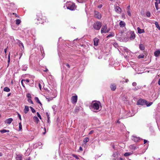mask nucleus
Wrapping results in <instances>:
<instances>
[{"mask_svg":"<svg viewBox=\"0 0 160 160\" xmlns=\"http://www.w3.org/2000/svg\"><path fill=\"white\" fill-rule=\"evenodd\" d=\"M90 108L92 111L97 112L101 110V103L99 101H93L92 102Z\"/></svg>","mask_w":160,"mask_h":160,"instance_id":"1","label":"nucleus"},{"mask_svg":"<svg viewBox=\"0 0 160 160\" xmlns=\"http://www.w3.org/2000/svg\"><path fill=\"white\" fill-rule=\"evenodd\" d=\"M152 102H148L145 99L140 98L137 101V104L138 105H146L147 107H149L152 104Z\"/></svg>","mask_w":160,"mask_h":160,"instance_id":"2","label":"nucleus"},{"mask_svg":"<svg viewBox=\"0 0 160 160\" xmlns=\"http://www.w3.org/2000/svg\"><path fill=\"white\" fill-rule=\"evenodd\" d=\"M66 6L67 9L72 11L74 10L76 8L75 4L71 2H68Z\"/></svg>","mask_w":160,"mask_h":160,"instance_id":"3","label":"nucleus"},{"mask_svg":"<svg viewBox=\"0 0 160 160\" xmlns=\"http://www.w3.org/2000/svg\"><path fill=\"white\" fill-rule=\"evenodd\" d=\"M102 25V23L99 21L94 22L93 25L94 29L97 30H99Z\"/></svg>","mask_w":160,"mask_h":160,"instance_id":"4","label":"nucleus"},{"mask_svg":"<svg viewBox=\"0 0 160 160\" xmlns=\"http://www.w3.org/2000/svg\"><path fill=\"white\" fill-rule=\"evenodd\" d=\"M35 22L37 24L43 23L44 20L42 19V16L41 14L37 15V18L35 19Z\"/></svg>","mask_w":160,"mask_h":160,"instance_id":"5","label":"nucleus"},{"mask_svg":"<svg viewBox=\"0 0 160 160\" xmlns=\"http://www.w3.org/2000/svg\"><path fill=\"white\" fill-rule=\"evenodd\" d=\"M110 31V29L108 28L107 25H105L102 26L101 29V33H106Z\"/></svg>","mask_w":160,"mask_h":160,"instance_id":"6","label":"nucleus"},{"mask_svg":"<svg viewBox=\"0 0 160 160\" xmlns=\"http://www.w3.org/2000/svg\"><path fill=\"white\" fill-rule=\"evenodd\" d=\"M94 16L95 18L98 19H100L101 18L102 16L101 14L98 11H95Z\"/></svg>","mask_w":160,"mask_h":160,"instance_id":"7","label":"nucleus"},{"mask_svg":"<svg viewBox=\"0 0 160 160\" xmlns=\"http://www.w3.org/2000/svg\"><path fill=\"white\" fill-rule=\"evenodd\" d=\"M77 95H74L72 97L71 101L73 103H76L77 102Z\"/></svg>","mask_w":160,"mask_h":160,"instance_id":"8","label":"nucleus"},{"mask_svg":"<svg viewBox=\"0 0 160 160\" xmlns=\"http://www.w3.org/2000/svg\"><path fill=\"white\" fill-rule=\"evenodd\" d=\"M118 157V152L113 153L112 155V158L113 160H116Z\"/></svg>","mask_w":160,"mask_h":160,"instance_id":"9","label":"nucleus"},{"mask_svg":"<svg viewBox=\"0 0 160 160\" xmlns=\"http://www.w3.org/2000/svg\"><path fill=\"white\" fill-rule=\"evenodd\" d=\"M130 38L131 40H133L135 38V34L133 32H130Z\"/></svg>","mask_w":160,"mask_h":160,"instance_id":"10","label":"nucleus"},{"mask_svg":"<svg viewBox=\"0 0 160 160\" xmlns=\"http://www.w3.org/2000/svg\"><path fill=\"white\" fill-rule=\"evenodd\" d=\"M13 119L12 118H9L7 119L5 121V123H7L8 124H10L11 122L12 121Z\"/></svg>","mask_w":160,"mask_h":160,"instance_id":"11","label":"nucleus"},{"mask_svg":"<svg viewBox=\"0 0 160 160\" xmlns=\"http://www.w3.org/2000/svg\"><path fill=\"white\" fill-rule=\"evenodd\" d=\"M99 39L97 38H95L93 40L94 45L97 46L98 45Z\"/></svg>","mask_w":160,"mask_h":160,"instance_id":"12","label":"nucleus"},{"mask_svg":"<svg viewBox=\"0 0 160 160\" xmlns=\"http://www.w3.org/2000/svg\"><path fill=\"white\" fill-rule=\"evenodd\" d=\"M154 55L156 57H158L160 55V50H156L154 53Z\"/></svg>","mask_w":160,"mask_h":160,"instance_id":"13","label":"nucleus"},{"mask_svg":"<svg viewBox=\"0 0 160 160\" xmlns=\"http://www.w3.org/2000/svg\"><path fill=\"white\" fill-rule=\"evenodd\" d=\"M115 11L117 13H120L121 12V9L118 6H116L115 8Z\"/></svg>","mask_w":160,"mask_h":160,"instance_id":"14","label":"nucleus"},{"mask_svg":"<svg viewBox=\"0 0 160 160\" xmlns=\"http://www.w3.org/2000/svg\"><path fill=\"white\" fill-rule=\"evenodd\" d=\"M110 88L112 91H115L116 88V86L115 84H112L111 85Z\"/></svg>","mask_w":160,"mask_h":160,"instance_id":"15","label":"nucleus"},{"mask_svg":"<svg viewBox=\"0 0 160 160\" xmlns=\"http://www.w3.org/2000/svg\"><path fill=\"white\" fill-rule=\"evenodd\" d=\"M137 30H138V32L139 34H141L145 32L144 29H141L139 27L137 28Z\"/></svg>","mask_w":160,"mask_h":160,"instance_id":"16","label":"nucleus"},{"mask_svg":"<svg viewBox=\"0 0 160 160\" xmlns=\"http://www.w3.org/2000/svg\"><path fill=\"white\" fill-rule=\"evenodd\" d=\"M29 110V107L28 106H25L24 111L25 114L27 113Z\"/></svg>","mask_w":160,"mask_h":160,"instance_id":"17","label":"nucleus"},{"mask_svg":"<svg viewBox=\"0 0 160 160\" xmlns=\"http://www.w3.org/2000/svg\"><path fill=\"white\" fill-rule=\"evenodd\" d=\"M119 24L121 27L123 28L125 27V23L123 21H121L119 23Z\"/></svg>","mask_w":160,"mask_h":160,"instance_id":"18","label":"nucleus"},{"mask_svg":"<svg viewBox=\"0 0 160 160\" xmlns=\"http://www.w3.org/2000/svg\"><path fill=\"white\" fill-rule=\"evenodd\" d=\"M132 140L134 141L135 142H136L138 141L139 139L138 138L135 137L134 136H133L132 138Z\"/></svg>","mask_w":160,"mask_h":160,"instance_id":"19","label":"nucleus"},{"mask_svg":"<svg viewBox=\"0 0 160 160\" xmlns=\"http://www.w3.org/2000/svg\"><path fill=\"white\" fill-rule=\"evenodd\" d=\"M33 119L35 122L36 123H38V122H39V120L38 118L36 116H34L33 118Z\"/></svg>","mask_w":160,"mask_h":160,"instance_id":"20","label":"nucleus"},{"mask_svg":"<svg viewBox=\"0 0 160 160\" xmlns=\"http://www.w3.org/2000/svg\"><path fill=\"white\" fill-rule=\"evenodd\" d=\"M139 48L141 50H144L145 49L144 45L142 44H140L139 45Z\"/></svg>","mask_w":160,"mask_h":160,"instance_id":"21","label":"nucleus"},{"mask_svg":"<svg viewBox=\"0 0 160 160\" xmlns=\"http://www.w3.org/2000/svg\"><path fill=\"white\" fill-rule=\"evenodd\" d=\"M46 114L48 118V123L49 125L50 123V117H49V115L48 112H46Z\"/></svg>","mask_w":160,"mask_h":160,"instance_id":"22","label":"nucleus"},{"mask_svg":"<svg viewBox=\"0 0 160 160\" xmlns=\"http://www.w3.org/2000/svg\"><path fill=\"white\" fill-rule=\"evenodd\" d=\"M28 68V65H24L22 66V70L23 71H26Z\"/></svg>","mask_w":160,"mask_h":160,"instance_id":"23","label":"nucleus"},{"mask_svg":"<svg viewBox=\"0 0 160 160\" xmlns=\"http://www.w3.org/2000/svg\"><path fill=\"white\" fill-rule=\"evenodd\" d=\"M0 132L1 133H3L7 132H9V130L3 129L1 130Z\"/></svg>","mask_w":160,"mask_h":160,"instance_id":"24","label":"nucleus"},{"mask_svg":"<svg viewBox=\"0 0 160 160\" xmlns=\"http://www.w3.org/2000/svg\"><path fill=\"white\" fill-rule=\"evenodd\" d=\"M21 22V21L20 19H17L16 20V23L17 25H19Z\"/></svg>","mask_w":160,"mask_h":160,"instance_id":"25","label":"nucleus"},{"mask_svg":"<svg viewBox=\"0 0 160 160\" xmlns=\"http://www.w3.org/2000/svg\"><path fill=\"white\" fill-rule=\"evenodd\" d=\"M18 45L20 47H22L23 49H24V46L23 43L20 41L18 42Z\"/></svg>","mask_w":160,"mask_h":160,"instance_id":"26","label":"nucleus"},{"mask_svg":"<svg viewBox=\"0 0 160 160\" xmlns=\"http://www.w3.org/2000/svg\"><path fill=\"white\" fill-rule=\"evenodd\" d=\"M155 24L156 25V28L159 30H160V27L159 26L158 22H155Z\"/></svg>","mask_w":160,"mask_h":160,"instance_id":"27","label":"nucleus"},{"mask_svg":"<svg viewBox=\"0 0 160 160\" xmlns=\"http://www.w3.org/2000/svg\"><path fill=\"white\" fill-rule=\"evenodd\" d=\"M89 138H85L83 140V142L86 143L89 141Z\"/></svg>","mask_w":160,"mask_h":160,"instance_id":"28","label":"nucleus"},{"mask_svg":"<svg viewBox=\"0 0 160 160\" xmlns=\"http://www.w3.org/2000/svg\"><path fill=\"white\" fill-rule=\"evenodd\" d=\"M40 49L41 53L42 54V55H43V54L44 53L43 51V48L42 46H40Z\"/></svg>","mask_w":160,"mask_h":160,"instance_id":"29","label":"nucleus"},{"mask_svg":"<svg viewBox=\"0 0 160 160\" xmlns=\"http://www.w3.org/2000/svg\"><path fill=\"white\" fill-rule=\"evenodd\" d=\"M22 160V156L20 155L17 156L16 157V160Z\"/></svg>","mask_w":160,"mask_h":160,"instance_id":"30","label":"nucleus"},{"mask_svg":"<svg viewBox=\"0 0 160 160\" xmlns=\"http://www.w3.org/2000/svg\"><path fill=\"white\" fill-rule=\"evenodd\" d=\"M4 91L6 92H9L10 91V89L8 87H5L4 89Z\"/></svg>","mask_w":160,"mask_h":160,"instance_id":"31","label":"nucleus"},{"mask_svg":"<svg viewBox=\"0 0 160 160\" xmlns=\"http://www.w3.org/2000/svg\"><path fill=\"white\" fill-rule=\"evenodd\" d=\"M130 148L132 149L133 150H135L136 148L133 145H132L130 146Z\"/></svg>","mask_w":160,"mask_h":160,"instance_id":"32","label":"nucleus"},{"mask_svg":"<svg viewBox=\"0 0 160 160\" xmlns=\"http://www.w3.org/2000/svg\"><path fill=\"white\" fill-rule=\"evenodd\" d=\"M114 36V34L113 33H110L109 35H108L107 36V38H108L110 37H112Z\"/></svg>","mask_w":160,"mask_h":160,"instance_id":"33","label":"nucleus"},{"mask_svg":"<svg viewBox=\"0 0 160 160\" xmlns=\"http://www.w3.org/2000/svg\"><path fill=\"white\" fill-rule=\"evenodd\" d=\"M35 100L38 103L40 104L41 105H42L41 102H40V100H39L38 98V97H36L35 98Z\"/></svg>","mask_w":160,"mask_h":160,"instance_id":"34","label":"nucleus"},{"mask_svg":"<svg viewBox=\"0 0 160 160\" xmlns=\"http://www.w3.org/2000/svg\"><path fill=\"white\" fill-rule=\"evenodd\" d=\"M52 108L53 109L54 112H56L57 111V106L56 105L53 106L52 107Z\"/></svg>","mask_w":160,"mask_h":160,"instance_id":"35","label":"nucleus"},{"mask_svg":"<svg viewBox=\"0 0 160 160\" xmlns=\"http://www.w3.org/2000/svg\"><path fill=\"white\" fill-rule=\"evenodd\" d=\"M19 130L20 131H21L22 129V124H21V122H19Z\"/></svg>","mask_w":160,"mask_h":160,"instance_id":"36","label":"nucleus"},{"mask_svg":"<svg viewBox=\"0 0 160 160\" xmlns=\"http://www.w3.org/2000/svg\"><path fill=\"white\" fill-rule=\"evenodd\" d=\"M146 15L147 16V17H150V16H151V14H150V12H146Z\"/></svg>","mask_w":160,"mask_h":160,"instance_id":"37","label":"nucleus"},{"mask_svg":"<svg viewBox=\"0 0 160 160\" xmlns=\"http://www.w3.org/2000/svg\"><path fill=\"white\" fill-rule=\"evenodd\" d=\"M28 101L29 102H30V103H31V104L33 103V102L31 98H28Z\"/></svg>","mask_w":160,"mask_h":160,"instance_id":"38","label":"nucleus"},{"mask_svg":"<svg viewBox=\"0 0 160 160\" xmlns=\"http://www.w3.org/2000/svg\"><path fill=\"white\" fill-rule=\"evenodd\" d=\"M30 108H31V111L32 113H34L36 112L35 110L32 107H30Z\"/></svg>","mask_w":160,"mask_h":160,"instance_id":"39","label":"nucleus"},{"mask_svg":"<svg viewBox=\"0 0 160 160\" xmlns=\"http://www.w3.org/2000/svg\"><path fill=\"white\" fill-rule=\"evenodd\" d=\"M159 3H155V7H156V9H157V10H158V4Z\"/></svg>","mask_w":160,"mask_h":160,"instance_id":"40","label":"nucleus"},{"mask_svg":"<svg viewBox=\"0 0 160 160\" xmlns=\"http://www.w3.org/2000/svg\"><path fill=\"white\" fill-rule=\"evenodd\" d=\"M144 57V55L143 54L141 55H140L138 56V58H143Z\"/></svg>","mask_w":160,"mask_h":160,"instance_id":"41","label":"nucleus"},{"mask_svg":"<svg viewBox=\"0 0 160 160\" xmlns=\"http://www.w3.org/2000/svg\"><path fill=\"white\" fill-rule=\"evenodd\" d=\"M127 13L128 14L129 16H131V14L130 11V10H127Z\"/></svg>","mask_w":160,"mask_h":160,"instance_id":"42","label":"nucleus"},{"mask_svg":"<svg viewBox=\"0 0 160 160\" xmlns=\"http://www.w3.org/2000/svg\"><path fill=\"white\" fill-rule=\"evenodd\" d=\"M37 115L38 117L40 119H42V117L39 114V113L38 112H37Z\"/></svg>","mask_w":160,"mask_h":160,"instance_id":"43","label":"nucleus"},{"mask_svg":"<svg viewBox=\"0 0 160 160\" xmlns=\"http://www.w3.org/2000/svg\"><path fill=\"white\" fill-rule=\"evenodd\" d=\"M23 81H25V80H22L21 81V84H22V86H23V87L25 88V85H24V84L23 83Z\"/></svg>","mask_w":160,"mask_h":160,"instance_id":"44","label":"nucleus"},{"mask_svg":"<svg viewBox=\"0 0 160 160\" xmlns=\"http://www.w3.org/2000/svg\"><path fill=\"white\" fill-rule=\"evenodd\" d=\"M130 154L128 152H126L124 153V155L125 156L127 157L130 155Z\"/></svg>","mask_w":160,"mask_h":160,"instance_id":"45","label":"nucleus"},{"mask_svg":"<svg viewBox=\"0 0 160 160\" xmlns=\"http://www.w3.org/2000/svg\"><path fill=\"white\" fill-rule=\"evenodd\" d=\"M27 97L28 98H31V95L29 93H28L27 94Z\"/></svg>","mask_w":160,"mask_h":160,"instance_id":"46","label":"nucleus"},{"mask_svg":"<svg viewBox=\"0 0 160 160\" xmlns=\"http://www.w3.org/2000/svg\"><path fill=\"white\" fill-rule=\"evenodd\" d=\"M18 118H19V119L20 120H21L22 119H21V116L19 113H18Z\"/></svg>","mask_w":160,"mask_h":160,"instance_id":"47","label":"nucleus"},{"mask_svg":"<svg viewBox=\"0 0 160 160\" xmlns=\"http://www.w3.org/2000/svg\"><path fill=\"white\" fill-rule=\"evenodd\" d=\"M132 85L133 86L135 87L137 85V84L136 82H132Z\"/></svg>","mask_w":160,"mask_h":160,"instance_id":"48","label":"nucleus"},{"mask_svg":"<svg viewBox=\"0 0 160 160\" xmlns=\"http://www.w3.org/2000/svg\"><path fill=\"white\" fill-rule=\"evenodd\" d=\"M13 15H14L16 17L19 18V16L16 13H12Z\"/></svg>","mask_w":160,"mask_h":160,"instance_id":"49","label":"nucleus"},{"mask_svg":"<svg viewBox=\"0 0 160 160\" xmlns=\"http://www.w3.org/2000/svg\"><path fill=\"white\" fill-rule=\"evenodd\" d=\"M140 87L139 88V87H137V88H135L134 89H133L134 90H137L138 89H140Z\"/></svg>","mask_w":160,"mask_h":160,"instance_id":"50","label":"nucleus"},{"mask_svg":"<svg viewBox=\"0 0 160 160\" xmlns=\"http://www.w3.org/2000/svg\"><path fill=\"white\" fill-rule=\"evenodd\" d=\"M73 156L77 159H79V158H78V156L75 155H73Z\"/></svg>","mask_w":160,"mask_h":160,"instance_id":"51","label":"nucleus"},{"mask_svg":"<svg viewBox=\"0 0 160 160\" xmlns=\"http://www.w3.org/2000/svg\"><path fill=\"white\" fill-rule=\"evenodd\" d=\"M93 132H94V131L93 130H91L89 132V134H91L92 133H93Z\"/></svg>","mask_w":160,"mask_h":160,"instance_id":"52","label":"nucleus"},{"mask_svg":"<svg viewBox=\"0 0 160 160\" xmlns=\"http://www.w3.org/2000/svg\"><path fill=\"white\" fill-rule=\"evenodd\" d=\"M156 1V2L155 3H160V0H155Z\"/></svg>","mask_w":160,"mask_h":160,"instance_id":"53","label":"nucleus"},{"mask_svg":"<svg viewBox=\"0 0 160 160\" xmlns=\"http://www.w3.org/2000/svg\"><path fill=\"white\" fill-rule=\"evenodd\" d=\"M8 63H9L10 62V56L9 55L8 56Z\"/></svg>","mask_w":160,"mask_h":160,"instance_id":"54","label":"nucleus"},{"mask_svg":"<svg viewBox=\"0 0 160 160\" xmlns=\"http://www.w3.org/2000/svg\"><path fill=\"white\" fill-rule=\"evenodd\" d=\"M46 99L48 100V101H50V100H52V98H50V99H49V98H46Z\"/></svg>","mask_w":160,"mask_h":160,"instance_id":"55","label":"nucleus"},{"mask_svg":"<svg viewBox=\"0 0 160 160\" xmlns=\"http://www.w3.org/2000/svg\"><path fill=\"white\" fill-rule=\"evenodd\" d=\"M25 82H26L27 83H28L29 82V80L28 79H27L26 80H25Z\"/></svg>","mask_w":160,"mask_h":160,"instance_id":"56","label":"nucleus"},{"mask_svg":"<svg viewBox=\"0 0 160 160\" xmlns=\"http://www.w3.org/2000/svg\"><path fill=\"white\" fill-rule=\"evenodd\" d=\"M38 86H39V88L40 89V90H41V88H42V87H41V85L40 83H39Z\"/></svg>","mask_w":160,"mask_h":160,"instance_id":"57","label":"nucleus"},{"mask_svg":"<svg viewBox=\"0 0 160 160\" xmlns=\"http://www.w3.org/2000/svg\"><path fill=\"white\" fill-rule=\"evenodd\" d=\"M66 66L68 68H70V66L68 64H66Z\"/></svg>","mask_w":160,"mask_h":160,"instance_id":"58","label":"nucleus"},{"mask_svg":"<svg viewBox=\"0 0 160 160\" xmlns=\"http://www.w3.org/2000/svg\"><path fill=\"white\" fill-rule=\"evenodd\" d=\"M148 142V141L147 140H145V139L144 140V144L146 143L147 142Z\"/></svg>","mask_w":160,"mask_h":160,"instance_id":"59","label":"nucleus"},{"mask_svg":"<svg viewBox=\"0 0 160 160\" xmlns=\"http://www.w3.org/2000/svg\"><path fill=\"white\" fill-rule=\"evenodd\" d=\"M43 71L45 72H47L48 71V70L47 68H46L45 70H44Z\"/></svg>","mask_w":160,"mask_h":160,"instance_id":"60","label":"nucleus"},{"mask_svg":"<svg viewBox=\"0 0 160 160\" xmlns=\"http://www.w3.org/2000/svg\"><path fill=\"white\" fill-rule=\"evenodd\" d=\"M130 5L129 6H128V7H127V10H130Z\"/></svg>","mask_w":160,"mask_h":160,"instance_id":"61","label":"nucleus"},{"mask_svg":"<svg viewBox=\"0 0 160 160\" xmlns=\"http://www.w3.org/2000/svg\"><path fill=\"white\" fill-rule=\"evenodd\" d=\"M79 150L80 151H82V148L81 147H80L79 148Z\"/></svg>","mask_w":160,"mask_h":160,"instance_id":"62","label":"nucleus"},{"mask_svg":"<svg viewBox=\"0 0 160 160\" xmlns=\"http://www.w3.org/2000/svg\"><path fill=\"white\" fill-rule=\"evenodd\" d=\"M158 84L160 85V78L159 79L158 81Z\"/></svg>","mask_w":160,"mask_h":160,"instance_id":"63","label":"nucleus"},{"mask_svg":"<svg viewBox=\"0 0 160 160\" xmlns=\"http://www.w3.org/2000/svg\"><path fill=\"white\" fill-rule=\"evenodd\" d=\"M3 155V154L2 153L0 152V157H1Z\"/></svg>","mask_w":160,"mask_h":160,"instance_id":"64","label":"nucleus"}]
</instances>
